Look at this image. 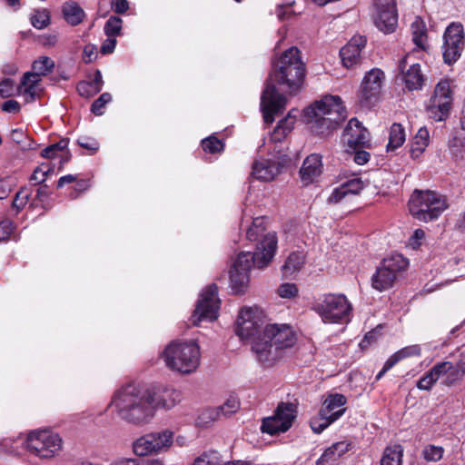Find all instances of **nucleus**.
Listing matches in <instances>:
<instances>
[{
    "instance_id": "64",
    "label": "nucleus",
    "mask_w": 465,
    "mask_h": 465,
    "mask_svg": "<svg viewBox=\"0 0 465 465\" xmlns=\"http://www.w3.org/2000/svg\"><path fill=\"white\" fill-rule=\"evenodd\" d=\"M2 110L6 113H18L20 111V104L17 101L10 99L2 104Z\"/></svg>"
},
{
    "instance_id": "32",
    "label": "nucleus",
    "mask_w": 465,
    "mask_h": 465,
    "mask_svg": "<svg viewBox=\"0 0 465 465\" xmlns=\"http://www.w3.org/2000/svg\"><path fill=\"white\" fill-rule=\"evenodd\" d=\"M437 365L441 367L446 365L443 369L445 371H442V376H445L442 383L446 386H452L458 381H460L463 375H465V372H463V369L460 368V364L459 362L457 365H454L450 361H442L437 363Z\"/></svg>"
},
{
    "instance_id": "46",
    "label": "nucleus",
    "mask_w": 465,
    "mask_h": 465,
    "mask_svg": "<svg viewBox=\"0 0 465 465\" xmlns=\"http://www.w3.org/2000/svg\"><path fill=\"white\" fill-rule=\"evenodd\" d=\"M240 408V401L237 397L230 396L226 401L216 410L217 417L229 416L235 413Z\"/></svg>"
},
{
    "instance_id": "54",
    "label": "nucleus",
    "mask_w": 465,
    "mask_h": 465,
    "mask_svg": "<svg viewBox=\"0 0 465 465\" xmlns=\"http://www.w3.org/2000/svg\"><path fill=\"white\" fill-rule=\"evenodd\" d=\"M443 450L440 447L430 445L423 450V457L427 461H438L441 459Z\"/></svg>"
},
{
    "instance_id": "55",
    "label": "nucleus",
    "mask_w": 465,
    "mask_h": 465,
    "mask_svg": "<svg viewBox=\"0 0 465 465\" xmlns=\"http://www.w3.org/2000/svg\"><path fill=\"white\" fill-rule=\"evenodd\" d=\"M110 465H163L162 461L158 460H148V461H139L134 459H121L114 461Z\"/></svg>"
},
{
    "instance_id": "48",
    "label": "nucleus",
    "mask_w": 465,
    "mask_h": 465,
    "mask_svg": "<svg viewBox=\"0 0 465 465\" xmlns=\"http://www.w3.org/2000/svg\"><path fill=\"white\" fill-rule=\"evenodd\" d=\"M112 101L110 93H103L91 105V112L95 115H102L104 113V107Z\"/></svg>"
},
{
    "instance_id": "4",
    "label": "nucleus",
    "mask_w": 465,
    "mask_h": 465,
    "mask_svg": "<svg viewBox=\"0 0 465 465\" xmlns=\"http://www.w3.org/2000/svg\"><path fill=\"white\" fill-rule=\"evenodd\" d=\"M311 131L316 135L328 136L347 117L339 96L328 95L306 110Z\"/></svg>"
},
{
    "instance_id": "29",
    "label": "nucleus",
    "mask_w": 465,
    "mask_h": 465,
    "mask_svg": "<svg viewBox=\"0 0 465 465\" xmlns=\"http://www.w3.org/2000/svg\"><path fill=\"white\" fill-rule=\"evenodd\" d=\"M64 20L72 26L80 25L85 18L84 9L76 2H67L62 7Z\"/></svg>"
},
{
    "instance_id": "17",
    "label": "nucleus",
    "mask_w": 465,
    "mask_h": 465,
    "mask_svg": "<svg viewBox=\"0 0 465 465\" xmlns=\"http://www.w3.org/2000/svg\"><path fill=\"white\" fill-rule=\"evenodd\" d=\"M411 55L406 54L398 64L399 77L409 91L422 89L425 76L421 72L420 64L411 63Z\"/></svg>"
},
{
    "instance_id": "20",
    "label": "nucleus",
    "mask_w": 465,
    "mask_h": 465,
    "mask_svg": "<svg viewBox=\"0 0 465 465\" xmlns=\"http://www.w3.org/2000/svg\"><path fill=\"white\" fill-rule=\"evenodd\" d=\"M346 397L340 393L330 394L324 400L321 410V415H325L333 422L339 420L345 412Z\"/></svg>"
},
{
    "instance_id": "57",
    "label": "nucleus",
    "mask_w": 465,
    "mask_h": 465,
    "mask_svg": "<svg viewBox=\"0 0 465 465\" xmlns=\"http://www.w3.org/2000/svg\"><path fill=\"white\" fill-rule=\"evenodd\" d=\"M298 293V288L294 283H283L278 289V294L282 298H292Z\"/></svg>"
},
{
    "instance_id": "44",
    "label": "nucleus",
    "mask_w": 465,
    "mask_h": 465,
    "mask_svg": "<svg viewBox=\"0 0 465 465\" xmlns=\"http://www.w3.org/2000/svg\"><path fill=\"white\" fill-rule=\"evenodd\" d=\"M123 20L119 16L112 15L105 22L104 32L107 37H116L121 35Z\"/></svg>"
},
{
    "instance_id": "31",
    "label": "nucleus",
    "mask_w": 465,
    "mask_h": 465,
    "mask_svg": "<svg viewBox=\"0 0 465 465\" xmlns=\"http://www.w3.org/2000/svg\"><path fill=\"white\" fill-rule=\"evenodd\" d=\"M403 447L400 444L387 446L382 453L380 465H402Z\"/></svg>"
},
{
    "instance_id": "15",
    "label": "nucleus",
    "mask_w": 465,
    "mask_h": 465,
    "mask_svg": "<svg viewBox=\"0 0 465 465\" xmlns=\"http://www.w3.org/2000/svg\"><path fill=\"white\" fill-rule=\"evenodd\" d=\"M384 79L385 74L379 68H373L366 73L359 93L361 105L370 107L377 102Z\"/></svg>"
},
{
    "instance_id": "30",
    "label": "nucleus",
    "mask_w": 465,
    "mask_h": 465,
    "mask_svg": "<svg viewBox=\"0 0 465 465\" xmlns=\"http://www.w3.org/2000/svg\"><path fill=\"white\" fill-rule=\"evenodd\" d=\"M289 429V420L282 421L275 412L273 416L263 419L261 426L262 431L270 435L285 432Z\"/></svg>"
},
{
    "instance_id": "39",
    "label": "nucleus",
    "mask_w": 465,
    "mask_h": 465,
    "mask_svg": "<svg viewBox=\"0 0 465 465\" xmlns=\"http://www.w3.org/2000/svg\"><path fill=\"white\" fill-rule=\"evenodd\" d=\"M430 143V133L425 126L420 127L413 138L411 153L415 156L421 154Z\"/></svg>"
},
{
    "instance_id": "37",
    "label": "nucleus",
    "mask_w": 465,
    "mask_h": 465,
    "mask_svg": "<svg viewBox=\"0 0 465 465\" xmlns=\"http://www.w3.org/2000/svg\"><path fill=\"white\" fill-rule=\"evenodd\" d=\"M406 140L405 130L401 124L394 123L390 128L387 151H394L401 147Z\"/></svg>"
},
{
    "instance_id": "13",
    "label": "nucleus",
    "mask_w": 465,
    "mask_h": 465,
    "mask_svg": "<svg viewBox=\"0 0 465 465\" xmlns=\"http://www.w3.org/2000/svg\"><path fill=\"white\" fill-rule=\"evenodd\" d=\"M221 301L215 284L207 286L200 295L192 316L193 324L199 325L203 321L213 322L217 319Z\"/></svg>"
},
{
    "instance_id": "58",
    "label": "nucleus",
    "mask_w": 465,
    "mask_h": 465,
    "mask_svg": "<svg viewBox=\"0 0 465 465\" xmlns=\"http://www.w3.org/2000/svg\"><path fill=\"white\" fill-rule=\"evenodd\" d=\"M50 195V192L48 190V186L46 184L40 186L36 190L35 197L33 202L30 203L31 208H35L37 206V202L44 203L45 202Z\"/></svg>"
},
{
    "instance_id": "26",
    "label": "nucleus",
    "mask_w": 465,
    "mask_h": 465,
    "mask_svg": "<svg viewBox=\"0 0 465 465\" xmlns=\"http://www.w3.org/2000/svg\"><path fill=\"white\" fill-rule=\"evenodd\" d=\"M40 82L41 76L38 74L33 72L24 74L20 84L17 86V91L25 97L26 103H31L35 100L37 93L40 90Z\"/></svg>"
},
{
    "instance_id": "14",
    "label": "nucleus",
    "mask_w": 465,
    "mask_h": 465,
    "mask_svg": "<svg viewBox=\"0 0 465 465\" xmlns=\"http://www.w3.org/2000/svg\"><path fill=\"white\" fill-rule=\"evenodd\" d=\"M442 56L445 64L451 65L461 56L465 48V35L461 24L452 23L443 35Z\"/></svg>"
},
{
    "instance_id": "38",
    "label": "nucleus",
    "mask_w": 465,
    "mask_h": 465,
    "mask_svg": "<svg viewBox=\"0 0 465 465\" xmlns=\"http://www.w3.org/2000/svg\"><path fill=\"white\" fill-rule=\"evenodd\" d=\"M266 227L263 217H256L252 220V225L248 228L246 236L251 242H257V245L263 240ZM269 232H267L268 234Z\"/></svg>"
},
{
    "instance_id": "63",
    "label": "nucleus",
    "mask_w": 465,
    "mask_h": 465,
    "mask_svg": "<svg viewBox=\"0 0 465 465\" xmlns=\"http://www.w3.org/2000/svg\"><path fill=\"white\" fill-rule=\"evenodd\" d=\"M354 150L355 153L353 156V160L357 164L362 165L369 162L371 155L368 152L364 150H360V148Z\"/></svg>"
},
{
    "instance_id": "22",
    "label": "nucleus",
    "mask_w": 465,
    "mask_h": 465,
    "mask_svg": "<svg viewBox=\"0 0 465 465\" xmlns=\"http://www.w3.org/2000/svg\"><path fill=\"white\" fill-rule=\"evenodd\" d=\"M280 173V164L269 159L254 161L252 167V176L262 182H270Z\"/></svg>"
},
{
    "instance_id": "61",
    "label": "nucleus",
    "mask_w": 465,
    "mask_h": 465,
    "mask_svg": "<svg viewBox=\"0 0 465 465\" xmlns=\"http://www.w3.org/2000/svg\"><path fill=\"white\" fill-rule=\"evenodd\" d=\"M112 9L118 15L125 14L129 8V2L127 0H112Z\"/></svg>"
},
{
    "instance_id": "2",
    "label": "nucleus",
    "mask_w": 465,
    "mask_h": 465,
    "mask_svg": "<svg viewBox=\"0 0 465 465\" xmlns=\"http://www.w3.org/2000/svg\"><path fill=\"white\" fill-rule=\"evenodd\" d=\"M110 407L118 418L134 425H144L155 415L153 388L127 384L117 390Z\"/></svg>"
},
{
    "instance_id": "52",
    "label": "nucleus",
    "mask_w": 465,
    "mask_h": 465,
    "mask_svg": "<svg viewBox=\"0 0 465 465\" xmlns=\"http://www.w3.org/2000/svg\"><path fill=\"white\" fill-rule=\"evenodd\" d=\"M15 81L10 78H5L0 82V95L4 98L10 97L15 94Z\"/></svg>"
},
{
    "instance_id": "8",
    "label": "nucleus",
    "mask_w": 465,
    "mask_h": 465,
    "mask_svg": "<svg viewBox=\"0 0 465 465\" xmlns=\"http://www.w3.org/2000/svg\"><path fill=\"white\" fill-rule=\"evenodd\" d=\"M312 310L324 323H347L351 321L352 305L344 294L326 293L312 304Z\"/></svg>"
},
{
    "instance_id": "60",
    "label": "nucleus",
    "mask_w": 465,
    "mask_h": 465,
    "mask_svg": "<svg viewBox=\"0 0 465 465\" xmlns=\"http://www.w3.org/2000/svg\"><path fill=\"white\" fill-rule=\"evenodd\" d=\"M97 57L96 46L94 45H87L83 51V59L84 63L89 64L95 60Z\"/></svg>"
},
{
    "instance_id": "27",
    "label": "nucleus",
    "mask_w": 465,
    "mask_h": 465,
    "mask_svg": "<svg viewBox=\"0 0 465 465\" xmlns=\"http://www.w3.org/2000/svg\"><path fill=\"white\" fill-rule=\"evenodd\" d=\"M351 442L349 440H341L333 443L327 448L322 456L317 460V465H331V462L336 461L343 454L350 450Z\"/></svg>"
},
{
    "instance_id": "51",
    "label": "nucleus",
    "mask_w": 465,
    "mask_h": 465,
    "mask_svg": "<svg viewBox=\"0 0 465 465\" xmlns=\"http://www.w3.org/2000/svg\"><path fill=\"white\" fill-rule=\"evenodd\" d=\"M52 169L45 163L37 166L30 177V181L35 182V184H42L51 173Z\"/></svg>"
},
{
    "instance_id": "21",
    "label": "nucleus",
    "mask_w": 465,
    "mask_h": 465,
    "mask_svg": "<svg viewBox=\"0 0 465 465\" xmlns=\"http://www.w3.org/2000/svg\"><path fill=\"white\" fill-rule=\"evenodd\" d=\"M259 329L254 320V312L252 308H243L240 311L237 318L235 332L242 339H249L255 335Z\"/></svg>"
},
{
    "instance_id": "5",
    "label": "nucleus",
    "mask_w": 465,
    "mask_h": 465,
    "mask_svg": "<svg viewBox=\"0 0 465 465\" xmlns=\"http://www.w3.org/2000/svg\"><path fill=\"white\" fill-rule=\"evenodd\" d=\"M19 445L25 446L29 453L40 459H52L61 451L63 440L59 434L52 430H40L31 431L26 439L19 437L4 442L6 451L15 455L20 453Z\"/></svg>"
},
{
    "instance_id": "23",
    "label": "nucleus",
    "mask_w": 465,
    "mask_h": 465,
    "mask_svg": "<svg viewBox=\"0 0 465 465\" xmlns=\"http://www.w3.org/2000/svg\"><path fill=\"white\" fill-rule=\"evenodd\" d=\"M322 172V155L312 153L308 155L300 169L302 181L305 184L312 183Z\"/></svg>"
},
{
    "instance_id": "3",
    "label": "nucleus",
    "mask_w": 465,
    "mask_h": 465,
    "mask_svg": "<svg viewBox=\"0 0 465 465\" xmlns=\"http://www.w3.org/2000/svg\"><path fill=\"white\" fill-rule=\"evenodd\" d=\"M296 336L287 324H269L262 335L254 339L252 350L257 360L264 365L271 366L282 356V351L292 347Z\"/></svg>"
},
{
    "instance_id": "42",
    "label": "nucleus",
    "mask_w": 465,
    "mask_h": 465,
    "mask_svg": "<svg viewBox=\"0 0 465 465\" xmlns=\"http://www.w3.org/2000/svg\"><path fill=\"white\" fill-rule=\"evenodd\" d=\"M32 25L36 29H44L50 24V12L47 9H35L30 17Z\"/></svg>"
},
{
    "instance_id": "19",
    "label": "nucleus",
    "mask_w": 465,
    "mask_h": 465,
    "mask_svg": "<svg viewBox=\"0 0 465 465\" xmlns=\"http://www.w3.org/2000/svg\"><path fill=\"white\" fill-rule=\"evenodd\" d=\"M367 38L364 35H354L351 40L340 50V56L342 64L351 68L361 64L362 60L361 51L365 48Z\"/></svg>"
},
{
    "instance_id": "36",
    "label": "nucleus",
    "mask_w": 465,
    "mask_h": 465,
    "mask_svg": "<svg viewBox=\"0 0 465 465\" xmlns=\"http://www.w3.org/2000/svg\"><path fill=\"white\" fill-rule=\"evenodd\" d=\"M304 263V255L302 252H292L282 267L283 275L286 278L292 277L298 272Z\"/></svg>"
},
{
    "instance_id": "24",
    "label": "nucleus",
    "mask_w": 465,
    "mask_h": 465,
    "mask_svg": "<svg viewBox=\"0 0 465 465\" xmlns=\"http://www.w3.org/2000/svg\"><path fill=\"white\" fill-rule=\"evenodd\" d=\"M364 187L365 183L361 178L356 177L350 179L335 188L328 201L329 203H337L348 195L359 194Z\"/></svg>"
},
{
    "instance_id": "10",
    "label": "nucleus",
    "mask_w": 465,
    "mask_h": 465,
    "mask_svg": "<svg viewBox=\"0 0 465 465\" xmlns=\"http://www.w3.org/2000/svg\"><path fill=\"white\" fill-rule=\"evenodd\" d=\"M408 260L401 254L395 253L384 258L371 277V286L379 292L391 288L397 274L408 267Z\"/></svg>"
},
{
    "instance_id": "16",
    "label": "nucleus",
    "mask_w": 465,
    "mask_h": 465,
    "mask_svg": "<svg viewBox=\"0 0 465 465\" xmlns=\"http://www.w3.org/2000/svg\"><path fill=\"white\" fill-rule=\"evenodd\" d=\"M376 14L374 24L384 34L395 31L398 25V13L394 0H375Z\"/></svg>"
},
{
    "instance_id": "34",
    "label": "nucleus",
    "mask_w": 465,
    "mask_h": 465,
    "mask_svg": "<svg viewBox=\"0 0 465 465\" xmlns=\"http://www.w3.org/2000/svg\"><path fill=\"white\" fill-rule=\"evenodd\" d=\"M249 273L232 267L230 271V286L234 293H242L248 286Z\"/></svg>"
},
{
    "instance_id": "1",
    "label": "nucleus",
    "mask_w": 465,
    "mask_h": 465,
    "mask_svg": "<svg viewBox=\"0 0 465 465\" xmlns=\"http://www.w3.org/2000/svg\"><path fill=\"white\" fill-rule=\"evenodd\" d=\"M304 77L305 64L295 46L290 47L272 62V72L261 96V110L266 124H272L274 116L282 113L286 105V97L277 91L275 84L282 90L295 94L301 89Z\"/></svg>"
},
{
    "instance_id": "12",
    "label": "nucleus",
    "mask_w": 465,
    "mask_h": 465,
    "mask_svg": "<svg viewBox=\"0 0 465 465\" xmlns=\"http://www.w3.org/2000/svg\"><path fill=\"white\" fill-rule=\"evenodd\" d=\"M173 442V432L170 430L147 433L133 443L137 456L158 455L166 452Z\"/></svg>"
},
{
    "instance_id": "35",
    "label": "nucleus",
    "mask_w": 465,
    "mask_h": 465,
    "mask_svg": "<svg viewBox=\"0 0 465 465\" xmlns=\"http://www.w3.org/2000/svg\"><path fill=\"white\" fill-rule=\"evenodd\" d=\"M446 365H443V369ZM441 366L434 365L424 376H422L417 382V388L421 391H430L437 381L442 377Z\"/></svg>"
},
{
    "instance_id": "7",
    "label": "nucleus",
    "mask_w": 465,
    "mask_h": 465,
    "mask_svg": "<svg viewBox=\"0 0 465 465\" xmlns=\"http://www.w3.org/2000/svg\"><path fill=\"white\" fill-rule=\"evenodd\" d=\"M448 207L446 198L430 190H414L409 200L411 215L421 222L437 219Z\"/></svg>"
},
{
    "instance_id": "11",
    "label": "nucleus",
    "mask_w": 465,
    "mask_h": 465,
    "mask_svg": "<svg viewBox=\"0 0 465 465\" xmlns=\"http://www.w3.org/2000/svg\"><path fill=\"white\" fill-rule=\"evenodd\" d=\"M453 94L448 79H441L435 86L426 105L429 117L436 122L445 121L450 114Z\"/></svg>"
},
{
    "instance_id": "41",
    "label": "nucleus",
    "mask_w": 465,
    "mask_h": 465,
    "mask_svg": "<svg viewBox=\"0 0 465 465\" xmlns=\"http://www.w3.org/2000/svg\"><path fill=\"white\" fill-rule=\"evenodd\" d=\"M54 68V62L48 56H40L35 60L32 64L33 73L39 76H45L51 73Z\"/></svg>"
},
{
    "instance_id": "45",
    "label": "nucleus",
    "mask_w": 465,
    "mask_h": 465,
    "mask_svg": "<svg viewBox=\"0 0 465 465\" xmlns=\"http://www.w3.org/2000/svg\"><path fill=\"white\" fill-rule=\"evenodd\" d=\"M32 194V190L27 187H21L15 193V196L12 203V207L19 213L28 203Z\"/></svg>"
},
{
    "instance_id": "6",
    "label": "nucleus",
    "mask_w": 465,
    "mask_h": 465,
    "mask_svg": "<svg viewBox=\"0 0 465 465\" xmlns=\"http://www.w3.org/2000/svg\"><path fill=\"white\" fill-rule=\"evenodd\" d=\"M162 356L168 368L188 374L199 367L201 351L199 345L194 341H172L165 348Z\"/></svg>"
},
{
    "instance_id": "49",
    "label": "nucleus",
    "mask_w": 465,
    "mask_h": 465,
    "mask_svg": "<svg viewBox=\"0 0 465 465\" xmlns=\"http://www.w3.org/2000/svg\"><path fill=\"white\" fill-rule=\"evenodd\" d=\"M78 94L83 97H92L100 92L99 86L96 87L91 81H81L76 86Z\"/></svg>"
},
{
    "instance_id": "56",
    "label": "nucleus",
    "mask_w": 465,
    "mask_h": 465,
    "mask_svg": "<svg viewBox=\"0 0 465 465\" xmlns=\"http://www.w3.org/2000/svg\"><path fill=\"white\" fill-rule=\"evenodd\" d=\"M77 143L84 149H86L90 153H94L98 148V142L91 137H81L77 140Z\"/></svg>"
},
{
    "instance_id": "62",
    "label": "nucleus",
    "mask_w": 465,
    "mask_h": 465,
    "mask_svg": "<svg viewBox=\"0 0 465 465\" xmlns=\"http://www.w3.org/2000/svg\"><path fill=\"white\" fill-rule=\"evenodd\" d=\"M116 38L115 37H107L101 45L100 52L103 54H109L114 51L116 46Z\"/></svg>"
},
{
    "instance_id": "59",
    "label": "nucleus",
    "mask_w": 465,
    "mask_h": 465,
    "mask_svg": "<svg viewBox=\"0 0 465 465\" xmlns=\"http://www.w3.org/2000/svg\"><path fill=\"white\" fill-rule=\"evenodd\" d=\"M13 223L10 220L0 222V242L7 240L13 232Z\"/></svg>"
},
{
    "instance_id": "50",
    "label": "nucleus",
    "mask_w": 465,
    "mask_h": 465,
    "mask_svg": "<svg viewBox=\"0 0 465 465\" xmlns=\"http://www.w3.org/2000/svg\"><path fill=\"white\" fill-rule=\"evenodd\" d=\"M202 147L207 153H215L223 150V143L216 137L210 136L202 141Z\"/></svg>"
},
{
    "instance_id": "28",
    "label": "nucleus",
    "mask_w": 465,
    "mask_h": 465,
    "mask_svg": "<svg viewBox=\"0 0 465 465\" xmlns=\"http://www.w3.org/2000/svg\"><path fill=\"white\" fill-rule=\"evenodd\" d=\"M248 460L223 461L222 455L216 450H208L196 457L192 465H250Z\"/></svg>"
},
{
    "instance_id": "33",
    "label": "nucleus",
    "mask_w": 465,
    "mask_h": 465,
    "mask_svg": "<svg viewBox=\"0 0 465 465\" xmlns=\"http://www.w3.org/2000/svg\"><path fill=\"white\" fill-rule=\"evenodd\" d=\"M295 123V116L292 112H289L287 116L282 119L274 128L271 134L272 142L280 143L286 137V135L292 130Z\"/></svg>"
},
{
    "instance_id": "53",
    "label": "nucleus",
    "mask_w": 465,
    "mask_h": 465,
    "mask_svg": "<svg viewBox=\"0 0 465 465\" xmlns=\"http://www.w3.org/2000/svg\"><path fill=\"white\" fill-rule=\"evenodd\" d=\"M420 352H421V349H420V345L414 344V345L406 346V347L399 350L395 353L397 354L398 359H400V361H402L406 358L420 356Z\"/></svg>"
},
{
    "instance_id": "9",
    "label": "nucleus",
    "mask_w": 465,
    "mask_h": 465,
    "mask_svg": "<svg viewBox=\"0 0 465 465\" xmlns=\"http://www.w3.org/2000/svg\"><path fill=\"white\" fill-rule=\"evenodd\" d=\"M277 249V237L275 233H268L263 240L256 245L254 252H241L232 267L249 273L254 265L257 268H263L272 260Z\"/></svg>"
},
{
    "instance_id": "47",
    "label": "nucleus",
    "mask_w": 465,
    "mask_h": 465,
    "mask_svg": "<svg viewBox=\"0 0 465 465\" xmlns=\"http://www.w3.org/2000/svg\"><path fill=\"white\" fill-rule=\"evenodd\" d=\"M333 421L327 418L325 415H321L319 411L318 415L312 418L310 425L313 432L322 433L326 428H328Z\"/></svg>"
},
{
    "instance_id": "25",
    "label": "nucleus",
    "mask_w": 465,
    "mask_h": 465,
    "mask_svg": "<svg viewBox=\"0 0 465 465\" xmlns=\"http://www.w3.org/2000/svg\"><path fill=\"white\" fill-rule=\"evenodd\" d=\"M153 388V398L155 401V411L158 408L171 409L175 406L182 400V393L180 391L173 388Z\"/></svg>"
},
{
    "instance_id": "18",
    "label": "nucleus",
    "mask_w": 465,
    "mask_h": 465,
    "mask_svg": "<svg viewBox=\"0 0 465 465\" xmlns=\"http://www.w3.org/2000/svg\"><path fill=\"white\" fill-rule=\"evenodd\" d=\"M343 134L350 148H365L371 145L370 133L357 118L349 121Z\"/></svg>"
},
{
    "instance_id": "43",
    "label": "nucleus",
    "mask_w": 465,
    "mask_h": 465,
    "mask_svg": "<svg viewBox=\"0 0 465 465\" xmlns=\"http://www.w3.org/2000/svg\"><path fill=\"white\" fill-rule=\"evenodd\" d=\"M275 413L282 421L288 420L291 428L292 421L295 419L296 406L291 402H281L277 406Z\"/></svg>"
},
{
    "instance_id": "40",
    "label": "nucleus",
    "mask_w": 465,
    "mask_h": 465,
    "mask_svg": "<svg viewBox=\"0 0 465 465\" xmlns=\"http://www.w3.org/2000/svg\"><path fill=\"white\" fill-rule=\"evenodd\" d=\"M411 32L413 43L421 49L425 48L427 39L426 25L420 17H416L411 23Z\"/></svg>"
}]
</instances>
